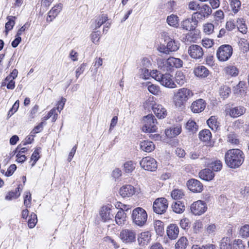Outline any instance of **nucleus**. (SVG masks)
Segmentation results:
<instances>
[{"label": "nucleus", "mask_w": 249, "mask_h": 249, "mask_svg": "<svg viewBox=\"0 0 249 249\" xmlns=\"http://www.w3.org/2000/svg\"><path fill=\"white\" fill-rule=\"evenodd\" d=\"M231 243L229 238H223L221 240L220 244V249H231Z\"/></svg>", "instance_id": "nucleus-51"}, {"label": "nucleus", "mask_w": 249, "mask_h": 249, "mask_svg": "<svg viewBox=\"0 0 249 249\" xmlns=\"http://www.w3.org/2000/svg\"><path fill=\"white\" fill-rule=\"evenodd\" d=\"M210 167L211 168L213 171H219L222 168V163L219 160H215L210 164Z\"/></svg>", "instance_id": "nucleus-49"}, {"label": "nucleus", "mask_w": 249, "mask_h": 249, "mask_svg": "<svg viewBox=\"0 0 249 249\" xmlns=\"http://www.w3.org/2000/svg\"><path fill=\"white\" fill-rule=\"evenodd\" d=\"M145 85L147 86L148 91L154 95H157L160 92V87L156 85L152 84L150 83H146Z\"/></svg>", "instance_id": "nucleus-44"}, {"label": "nucleus", "mask_w": 249, "mask_h": 249, "mask_svg": "<svg viewBox=\"0 0 249 249\" xmlns=\"http://www.w3.org/2000/svg\"><path fill=\"white\" fill-rule=\"evenodd\" d=\"M187 241L186 237H181L175 245L176 249H185L187 244Z\"/></svg>", "instance_id": "nucleus-47"}, {"label": "nucleus", "mask_w": 249, "mask_h": 249, "mask_svg": "<svg viewBox=\"0 0 249 249\" xmlns=\"http://www.w3.org/2000/svg\"><path fill=\"white\" fill-rule=\"evenodd\" d=\"M141 149L146 152H150L155 149V145L153 142L149 141H143L140 143Z\"/></svg>", "instance_id": "nucleus-28"}, {"label": "nucleus", "mask_w": 249, "mask_h": 249, "mask_svg": "<svg viewBox=\"0 0 249 249\" xmlns=\"http://www.w3.org/2000/svg\"><path fill=\"white\" fill-rule=\"evenodd\" d=\"M188 5L189 9L193 11L197 10L199 7V4L195 1H190Z\"/></svg>", "instance_id": "nucleus-62"}, {"label": "nucleus", "mask_w": 249, "mask_h": 249, "mask_svg": "<svg viewBox=\"0 0 249 249\" xmlns=\"http://www.w3.org/2000/svg\"><path fill=\"white\" fill-rule=\"evenodd\" d=\"M168 206L167 200L164 197L157 198L153 203V209L155 213L161 214L164 213Z\"/></svg>", "instance_id": "nucleus-8"}, {"label": "nucleus", "mask_w": 249, "mask_h": 249, "mask_svg": "<svg viewBox=\"0 0 249 249\" xmlns=\"http://www.w3.org/2000/svg\"><path fill=\"white\" fill-rule=\"evenodd\" d=\"M245 111L246 109L243 107L238 106L230 108L229 114L231 117L237 118L244 114Z\"/></svg>", "instance_id": "nucleus-24"}, {"label": "nucleus", "mask_w": 249, "mask_h": 249, "mask_svg": "<svg viewBox=\"0 0 249 249\" xmlns=\"http://www.w3.org/2000/svg\"><path fill=\"white\" fill-rule=\"evenodd\" d=\"M233 246V249H244L245 247L242 241L240 239L234 240Z\"/></svg>", "instance_id": "nucleus-60"}, {"label": "nucleus", "mask_w": 249, "mask_h": 249, "mask_svg": "<svg viewBox=\"0 0 249 249\" xmlns=\"http://www.w3.org/2000/svg\"><path fill=\"white\" fill-rule=\"evenodd\" d=\"M114 209L111 204L103 206L99 211V216L101 220L103 222H107L111 220L113 217L112 210Z\"/></svg>", "instance_id": "nucleus-9"}, {"label": "nucleus", "mask_w": 249, "mask_h": 249, "mask_svg": "<svg viewBox=\"0 0 249 249\" xmlns=\"http://www.w3.org/2000/svg\"><path fill=\"white\" fill-rule=\"evenodd\" d=\"M224 71L226 74L230 76L235 77L239 73L238 69L234 66L229 65L225 68Z\"/></svg>", "instance_id": "nucleus-32"}, {"label": "nucleus", "mask_w": 249, "mask_h": 249, "mask_svg": "<svg viewBox=\"0 0 249 249\" xmlns=\"http://www.w3.org/2000/svg\"><path fill=\"white\" fill-rule=\"evenodd\" d=\"M31 199L32 197L30 192H26L25 193V196L24 198V205L26 208L30 207Z\"/></svg>", "instance_id": "nucleus-56"}, {"label": "nucleus", "mask_w": 249, "mask_h": 249, "mask_svg": "<svg viewBox=\"0 0 249 249\" xmlns=\"http://www.w3.org/2000/svg\"><path fill=\"white\" fill-rule=\"evenodd\" d=\"M15 18V17L13 16H8L7 18L8 21L5 24V32L6 33H7L9 31L13 29L15 23L14 20Z\"/></svg>", "instance_id": "nucleus-48"}, {"label": "nucleus", "mask_w": 249, "mask_h": 249, "mask_svg": "<svg viewBox=\"0 0 249 249\" xmlns=\"http://www.w3.org/2000/svg\"><path fill=\"white\" fill-rule=\"evenodd\" d=\"M126 214L123 210H119L115 216V221L119 225L124 224L125 221Z\"/></svg>", "instance_id": "nucleus-39"}, {"label": "nucleus", "mask_w": 249, "mask_h": 249, "mask_svg": "<svg viewBox=\"0 0 249 249\" xmlns=\"http://www.w3.org/2000/svg\"><path fill=\"white\" fill-rule=\"evenodd\" d=\"M173 212L177 213H181L185 210V206L180 201H177L173 203L171 206Z\"/></svg>", "instance_id": "nucleus-31"}, {"label": "nucleus", "mask_w": 249, "mask_h": 249, "mask_svg": "<svg viewBox=\"0 0 249 249\" xmlns=\"http://www.w3.org/2000/svg\"><path fill=\"white\" fill-rule=\"evenodd\" d=\"M225 162L231 168H236L240 166L244 161V154L238 149L228 150L225 155Z\"/></svg>", "instance_id": "nucleus-1"}, {"label": "nucleus", "mask_w": 249, "mask_h": 249, "mask_svg": "<svg viewBox=\"0 0 249 249\" xmlns=\"http://www.w3.org/2000/svg\"><path fill=\"white\" fill-rule=\"evenodd\" d=\"M194 95L193 91L188 88H182L174 93L173 102L176 108H182L186 103Z\"/></svg>", "instance_id": "nucleus-2"}, {"label": "nucleus", "mask_w": 249, "mask_h": 249, "mask_svg": "<svg viewBox=\"0 0 249 249\" xmlns=\"http://www.w3.org/2000/svg\"><path fill=\"white\" fill-rule=\"evenodd\" d=\"M156 80L159 81L162 86L170 89L177 87L174 81L173 76L169 73L162 74L161 75L157 76Z\"/></svg>", "instance_id": "nucleus-10"}, {"label": "nucleus", "mask_w": 249, "mask_h": 249, "mask_svg": "<svg viewBox=\"0 0 249 249\" xmlns=\"http://www.w3.org/2000/svg\"><path fill=\"white\" fill-rule=\"evenodd\" d=\"M135 193V188L131 185H125L120 188L119 194L123 197H129Z\"/></svg>", "instance_id": "nucleus-20"}, {"label": "nucleus", "mask_w": 249, "mask_h": 249, "mask_svg": "<svg viewBox=\"0 0 249 249\" xmlns=\"http://www.w3.org/2000/svg\"><path fill=\"white\" fill-rule=\"evenodd\" d=\"M176 82L180 86L183 85L186 82L185 77L181 71H177L175 76Z\"/></svg>", "instance_id": "nucleus-45"}, {"label": "nucleus", "mask_w": 249, "mask_h": 249, "mask_svg": "<svg viewBox=\"0 0 249 249\" xmlns=\"http://www.w3.org/2000/svg\"><path fill=\"white\" fill-rule=\"evenodd\" d=\"M206 103L202 99H199L193 102L191 106L193 112L198 113L203 111L205 108Z\"/></svg>", "instance_id": "nucleus-19"}, {"label": "nucleus", "mask_w": 249, "mask_h": 249, "mask_svg": "<svg viewBox=\"0 0 249 249\" xmlns=\"http://www.w3.org/2000/svg\"><path fill=\"white\" fill-rule=\"evenodd\" d=\"M40 150H41V148H40V147L36 148L34 151L33 153L32 154V155L31 156V160H33V162L32 164V166H33L35 165L36 161L40 158L39 153L40 152Z\"/></svg>", "instance_id": "nucleus-53"}, {"label": "nucleus", "mask_w": 249, "mask_h": 249, "mask_svg": "<svg viewBox=\"0 0 249 249\" xmlns=\"http://www.w3.org/2000/svg\"><path fill=\"white\" fill-rule=\"evenodd\" d=\"M209 127L213 131H216L219 127V123L217 121V118L213 116H211L207 121Z\"/></svg>", "instance_id": "nucleus-35"}, {"label": "nucleus", "mask_w": 249, "mask_h": 249, "mask_svg": "<svg viewBox=\"0 0 249 249\" xmlns=\"http://www.w3.org/2000/svg\"><path fill=\"white\" fill-rule=\"evenodd\" d=\"M166 232L167 236L170 239H176L178 235L179 228L176 224H170L167 228Z\"/></svg>", "instance_id": "nucleus-21"}, {"label": "nucleus", "mask_w": 249, "mask_h": 249, "mask_svg": "<svg viewBox=\"0 0 249 249\" xmlns=\"http://www.w3.org/2000/svg\"><path fill=\"white\" fill-rule=\"evenodd\" d=\"M140 164L143 169L149 171H154L157 168L156 160L150 157L142 158L140 161Z\"/></svg>", "instance_id": "nucleus-11"}, {"label": "nucleus", "mask_w": 249, "mask_h": 249, "mask_svg": "<svg viewBox=\"0 0 249 249\" xmlns=\"http://www.w3.org/2000/svg\"><path fill=\"white\" fill-rule=\"evenodd\" d=\"M181 132V127L180 125H178L165 130V133L168 137L173 138L178 135Z\"/></svg>", "instance_id": "nucleus-26"}, {"label": "nucleus", "mask_w": 249, "mask_h": 249, "mask_svg": "<svg viewBox=\"0 0 249 249\" xmlns=\"http://www.w3.org/2000/svg\"><path fill=\"white\" fill-rule=\"evenodd\" d=\"M204 32L207 35L212 34L214 31V25L211 23H206L203 26Z\"/></svg>", "instance_id": "nucleus-54"}, {"label": "nucleus", "mask_w": 249, "mask_h": 249, "mask_svg": "<svg viewBox=\"0 0 249 249\" xmlns=\"http://www.w3.org/2000/svg\"><path fill=\"white\" fill-rule=\"evenodd\" d=\"M207 209L206 203L202 200L196 201L191 206V211L195 215H201L206 211Z\"/></svg>", "instance_id": "nucleus-13"}, {"label": "nucleus", "mask_w": 249, "mask_h": 249, "mask_svg": "<svg viewBox=\"0 0 249 249\" xmlns=\"http://www.w3.org/2000/svg\"><path fill=\"white\" fill-rule=\"evenodd\" d=\"M200 178L206 181L211 180L214 177V174L208 168L201 170L199 173Z\"/></svg>", "instance_id": "nucleus-25"}, {"label": "nucleus", "mask_w": 249, "mask_h": 249, "mask_svg": "<svg viewBox=\"0 0 249 249\" xmlns=\"http://www.w3.org/2000/svg\"><path fill=\"white\" fill-rule=\"evenodd\" d=\"M107 20V17L106 15H102L98 17L95 20L94 23L92 24V27L93 30H96L106 22Z\"/></svg>", "instance_id": "nucleus-30"}, {"label": "nucleus", "mask_w": 249, "mask_h": 249, "mask_svg": "<svg viewBox=\"0 0 249 249\" xmlns=\"http://www.w3.org/2000/svg\"><path fill=\"white\" fill-rule=\"evenodd\" d=\"M171 196L175 200L180 199L184 196V193L181 189H175L171 192Z\"/></svg>", "instance_id": "nucleus-40"}, {"label": "nucleus", "mask_w": 249, "mask_h": 249, "mask_svg": "<svg viewBox=\"0 0 249 249\" xmlns=\"http://www.w3.org/2000/svg\"><path fill=\"white\" fill-rule=\"evenodd\" d=\"M228 142L232 144H237L239 142L238 140L237 139L236 135L231 133L228 135Z\"/></svg>", "instance_id": "nucleus-58"}, {"label": "nucleus", "mask_w": 249, "mask_h": 249, "mask_svg": "<svg viewBox=\"0 0 249 249\" xmlns=\"http://www.w3.org/2000/svg\"><path fill=\"white\" fill-rule=\"evenodd\" d=\"M232 48L230 45H222L216 51V56L219 61L225 62L228 60L232 54Z\"/></svg>", "instance_id": "nucleus-7"}, {"label": "nucleus", "mask_w": 249, "mask_h": 249, "mask_svg": "<svg viewBox=\"0 0 249 249\" xmlns=\"http://www.w3.org/2000/svg\"><path fill=\"white\" fill-rule=\"evenodd\" d=\"M194 73L197 77H206L209 74V71L205 67L200 66L195 69Z\"/></svg>", "instance_id": "nucleus-29"}, {"label": "nucleus", "mask_w": 249, "mask_h": 249, "mask_svg": "<svg viewBox=\"0 0 249 249\" xmlns=\"http://www.w3.org/2000/svg\"><path fill=\"white\" fill-rule=\"evenodd\" d=\"M246 89L245 82L240 81L238 85L233 87V92L235 94L243 95L246 92Z\"/></svg>", "instance_id": "nucleus-27"}, {"label": "nucleus", "mask_w": 249, "mask_h": 249, "mask_svg": "<svg viewBox=\"0 0 249 249\" xmlns=\"http://www.w3.org/2000/svg\"><path fill=\"white\" fill-rule=\"evenodd\" d=\"M196 22L194 20V16L192 15L191 19L187 18L183 20L181 23V26L183 29L187 31H191L195 29L197 25L198 21L196 19Z\"/></svg>", "instance_id": "nucleus-22"}, {"label": "nucleus", "mask_w": 249, "mask_h": 249, "mask_svg": "<svg viewBox=\"0 0 249 249\" xmlns=\"http://www.w3.org/2000/svg\"><path fill=\"white\" fill-rule=\"evenodd\" d=\"M188 189L194 193H200L203 190V185L198 180L191 179L187 181Z\"/></svg>", "instance_id": "nucleus-17"}, {"label": "nucleus", "mask_w": 249, "mask_h": 249, "mask_svg": "<svg viewBox=\"0 0 249 249\" xmlns=\"http://www.w3.org/2000/svg\"><path fill=\"white\" fill-rule=\"evenodd\" d=\"M131 217L135 224L139 227H142L146 222L147 214L143 209L138 207L133 210Z\"/></svg>", "instance_id": "nucleus-4"}, {"label": "nucleus", "mask_w": 249, "mask_h": 249, "mask_svg": "<svg viewBox=\"0 0 249 249\" xmlns=\"http://www.w3.org/2000/svg\"><path fill=\"white\" fill-rule=\"evenodd\" d=\"M183 62L179 58L174 57H170L165 62V65L167 66V70H169L171 68H180L183 66Z\"/></svg>", "instance_id": "nucleus-16"}, {"label": "nucleus", "mask_w": 249, "mask_h": 249, "mask_svg": "<svg viewBox=\"0 0 249 249\" xmlns=\"http://www.w3.org/2000/svg\"><path fill=\"white\" fill-rule=\"evenodd\" d=\"M212 134L208 129L201 130L199 133V138L203 142H208L210 140Z\"/></svg>", "instance_id": "nucleus-37"}, {"label": "nucleus", "mask_w": 249, "mask_h": 249, "mask_svg": "<svg viewBox=\"0 0 249 249\" xmlns=\"http://www.w3.org/2000/svg\"><path fill=\"white\" fill-rule=\"evenodd\" d=\"M140 71V76L143 79H148L150 76V73L148 69L146 68L141 69Z\"/></svg>", "instance_id": "nucleus-57"}, {"label": "nucleus", "mask_w": 249, "mask_h": 249, "mask_svg": "<svg viewBox=\"0 0 249 249\" xmlns=\"http://www.w3.org/2000/svg\"><path fill=\"white\" fill-rule=\"evenodd\" d=\"M239 31L242 34H246L247 32V27L245 24L243 18H238L237 20L236 25Z\"/></svg>", "instance_id": "nucleus-43"}, {"label": "nucleus", "mask_w": 249, "mask_h": 249, "mask_svg": "<svg viewBox=\"0 0 249 249\" xmlns=\"http://www.w3.org/2000/svg\"><path fill=\"white\" fill-rule=\"evenodd\" d=\"M167 22L171 26L177 27L178 25V18L177 16L171 15L167 17Z\"/></svg>", "instance_id": "nucleus-41"}, {"label": "nucleus", "mask_w": 249, "mask_h": 249, "mask_svg": "<svg viewBox=\"0 0 249 249\" xmlns=\"http://www.w3.org/2000/svg\"><path fill=\"white\" fill-rule=\"evenodd\" d=\"M120 238L125 243H131L136 240V232L132 229H124L120 232Z\"/></svg>", "instance_id": "nucleus-12"}, {"label": "nucleus", "mask_w": 249, "mask_h": 249, "mask_svg": "<svg viewBox=\"0 0 249 249\" xmlns=\"http://www.w3.org/2000/svg\"><path fill=\"white\" fill-rule=\"evenodd\" d=\"M168 40L166 47L169 53L177 51L179 47V43L170 38H169Z\"/></svg>", "instance_id": "nucleus-33"}, {"label": "nucleus", "mask_w": 249, "mask_h": 249, "mask_svg": "<svg viewBox=\"0 0 249 249\" xmlns=\"http://www.w3.org/2000/svg\"><path fill=\"white\" fill-rule=\"evenodd\" d=\"M151 241V233L149 231H142L137 236L138 245L141 247L148 245Z\"/></svg>", "instance_id": "nucleus-15"}, {"label": "nucleus", "mask_w": 249, "mask_h": 249, "mask_svg": "<svg viewBox=\"0 0 249 249\" xmlns=\"http://www.w3.org/2000/svg\"><path fill=\"white\" fill-rule=\"evenodd\" d=\"M241 2L239 0H231L230 5L234 13H237L241 7Z\"/></svg>", "instance_id": "nucleus-50"}, {"label": "nucleus", "mask_w": 249, "mask_h": 249, "mask_svg": "<svg viewBox=\"0 0 249 249\" xmlns=\"http://www.w3.org/2000/svg\"><path fill=\"white\" fill-rule=\"evenodd\" d=\"M135 168V163L132 161H126L124 164V170L126 173H131Z\"/></svg>", "instance_id": "nucleus-46"}, {"label": "nucleus", "mask_w": 249, "mask_h": 249, "mask_svg": "<svg viewBox=\"0 0 249 249\" xmlns=\"http://www.w3.org/2000/svg\"><path fill=\"white\" fill-rule=\"evenodd\" d=\"M244 121L243 120L239 119L237 120H236L233 123V128L236 130V129H239L242 128L243 126Z\"/></svg>", "instance_id": "nucleus-63"}, {"label": "nucleus", "mask_w": 249, "mask_h": 249, "mask_svg": "<svg viewBox=\"0 0 249 249\" xmlns=\"http://www.w3.org/2000/svg\"><path fill=\"white\" fill-rule=\"evenodd\" d=\"M143 123L142 130L144 132H154L158 128L157 120L152 114H148L143 117Z\"/></svg>", "instance_id": "nucleus-5"}, {"label": "nucleus", "mask_w": 249, "mask_h": 249, "mask_svg": "<svg viewBox=\"0 0 249 249\" xmlns=\"http://www.w3.org/2000/svg\"><path fill=\"white\" fill-rule=\"evenodd\" d=\"M86 64L82 63L76 70V77L77 79L79 76L83 73L86 67Z\"/></svg>", "instance_id": "nucleus-61"}, {"label": "nucleus", "mask_w": 249, "mask_h": 249, "mask_svg": "<svg viewBox=\"0 0 249 249\" xmlns=\"http://www.w3.org/2000/svg\"><path fill=\"white\" fill-rule=\"evenodd\" d=\"M240 235L243 237L249 236V225H245L241 228L239 231Z\"/></svg>", "instance_id": "nucleus-55"}, {"label": "nucleus", "mask_w": 249, "mask_h": 249, "mask_svg": "<svg viewBox=\"0 0 249 249\" xmlns=\"http://www.w3.org/2000/svg\"><path fill=\"white\" fill-rule=\"evenodd\" d=\"M62 8V4L61 3H59L53 7L48 13L47 21L49 22L52 21L61 11Z\"/></svg>", "instance_id": "nucleus-23"}, {"label": "nucleus", "mask_w": 249, "mask_h": 249, "mask_svg": "<svg viewBox=\"0 0 249 249\" xmlns=\"http://www.w3.org/2000/svg\"><path fill=\"white\" fill-rule=\"evenodd\" d=\"M154 227L157 234L162 236L164 233V225L163 222L159 220H155Z\"/></svg>", "instance_id": "nucleus-34"}, {"label": "nucleus", "mask_w": 249, "mask_h": 249, "mask_svg": "<svg viewBox=\"0 0 249 249\" xmlns=\"http://www.w3.org/2000/svg\"><path fill=\"white\" fill-rule=\"evenodd\" d=\"M188 53L191 58L196 59L202 58L204 54L202 48L197 45H191L188 48Z\"/></svg>", "instance_id": "nucleus-14"}, {"label": "nucleus", "mask_w": 249, "mask_h": 249, "mask_svg": "<svg viewBox=\"0 0 249 249\" xmlns=\"http://www.w3.org/2000/svg\"><path fill=\"white\" fill-rule=\"evenodd\" d=\"M37 222V216L36 214L32 213L30 215V218L28 221V225L29 228L32 229L34 228Z\"/></svg>", "instance_id": "nucleus-52"}, {"label": "nucleus", "mask_w": 249, "mask_h": 249, "mask_svg": "<svg viewBox=\"0 0 249 249\" xmlns=\"http://www.w3.org/2000/svg\"><path fill=\"white\" fill-rule=\"evenodd\" d=\"M22 189L20 187V185L16 188V190L13 192H10L5 196V199L8 200H11L13 199L18 198L20 195Z\"/></svg>", "instance_id": "nucleus-36"}, {"label": "nucleus", "mask_w": 249, "mask_h": 249, "mask_svg": "<svg viewBox=\"0 0 249 249\" xmlns=\"http://www.w3.org/2000/svg\"><path fill=\"white\" fill-rule=\"evenodd\" d=\"M17 166L15 164H11L7 169V171L5 173L6 177L11 176L16 171Z\"/></svg>", "instance_id": "nucleus-59"}, {"label": "nucleus", "mask_w": 249, "mask_h": 249, "mask_svg": "<svg viewBox=\"0 0 249 249\" xmlns=\"http://www.w3.org/2000/svg\"><path fill=\"white\" fill-rule=\"evenodd\" d=\"M248 44L249 43L248 42L247 40L244 38H241L239 41V45L240 47L243 48V51H247L248 49Z\"/></svg>", "instance_id": "nucleus-64"}, {"label": "nucleus", "mask_w": 249, "mask_h": 249, "mask_svg": "<svg viewBox=\"0 0 249 249\" xmlns=\"http://www.w3.org/2000/svg\"><path fill=\"white\" fill-rule=\"evenodd\" d=\"M144 107L145 108L151 107L154 114L159 119L164 118L167 115L166 109L161 105L155 103L153 98H149L145 101Z\"/></svg>", "instance_id": "nucleus-3"}, {"label": "nucleus", "mask_w": 249, "mask_h": 249, "mask_svg": "<svg viewBox=\"0 0 249 249\" xmlns=\"http://www.w3.org/2000/svg\"><path fill=\"white\" fill-rule=\"evenodd\" d=\"M186 128L193 133L197 131L198 126L196 122L193 120H189L186 124Z\"/></svg>", "instance_id": "nucleus-42"}, {"label": "nucleus", "mask_w": 249, "mask_h": 249, "mask_svg": "<svg viewBox=\"0 0 249 249\" xmlns=\"http://www.w3.org/2000/svg\"><path fill=\"white\" fill-rule=\"evenodd\" d=\"M231 93V89L226 85L221 86L219 89L220 96L223 99L227 98Z\"/></svg>", "instance_id": "nucleus-38"}, {"label": "nucleus", "mask_w": 249, "mask_h": 249, "mask_svg": "<svg viewBox=\"0 0 249 249\" xmlns=\"http://www.w3.org/2000/svg\"><path fill=\"white\" fill-rule=\"evenodd\" d=\"M209 149L207 145L200 147L195 150L191 151L189 153V157L192 160H196L200 156H204L209 151Z\"/></svg>", "instance_id": "nucleus-18"}, {"label": "nucleus", "mask_w": 249, "mask_h": 249, "mask_svg": "<svg viewBox=\"0 0 249 249\" xmlns=\"http://www.w3.org/2000/svg\"><path fill=\"white\" fill-rule=\"evenodd\" d=\"M212 11L211 7L206 4H203L199 6L197 11L192 15L194 16V20L196 22V19L198 22H202L205 18H208L212 14Z\"/></svg>", "instance_id": "nucleus-6"}]
</instances>
